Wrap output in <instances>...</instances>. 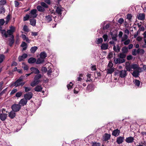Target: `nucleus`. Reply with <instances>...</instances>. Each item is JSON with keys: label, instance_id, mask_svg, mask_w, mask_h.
Instances as JSON below:
<instances>
[{"label": "nucleus", "instance_id": "1", "mask_svg": "<svg viewBox=\"0 0 146 146\" xmlns=\"http://www.w3.org/2000/svg\"><path fill=\"white\" fill-rule=\"evenodd\" d=\"M42 76V75L40 74L36 75L34 77V81L31 83V86L33 87L38 84L41 81L40 79Z\"/></svg>", "mask_w": 146, "mask_h": 146}, {"label": "nucleus", "instance_id": "2", "mask_svg": "<svg viewBox=\"0 0 146 146\" xmlns=\"http://www.w3.org/2000/svg\"><path fill=\"white\" fill-rule=\"evenodd\" d=\"M11 108L13 111L15 112H17L19 111L21 108V106L19 104H14L11 106Z\"/></svg>", "mask_w": 146, "mask_h": 146}, {"label": "nucleus", "instance_id": "3", "mask_svg": "<svg viewBox=\"0 0 146 146\" xmlns=\"http://www.w3.org/2000/svg\"><path fill=\"white\" fill-rule=\"evenodd\" d=\"M24 79V77L21 76L20 78L14 83V86L16 87L18 86H20L21 82Z\"/></svg>", "mask_w": 146, "mask_h": 146}, {"label": "nucleus", "instance_id": "4", "mask_svg": "<svg viewBox=\"0 0 146 146\" xmlns=\"http://www.w3.org/2000/svg\"><path fill=\"white\" fill-rule=\"evenodd\" d=\"M33 94L31 92L27 93L25 94L24 96V98L26 99L27 100H29L33 97Z\"/></svg>", "mask_w": 146, "mask_h": 146}, {"label": "nucleus", "instance_id": "5", "mask_svg": "<svg viewBox=\"0 0 146 146\" xmlns=\"http://www.w3.org/2000/svg\"><path fill=\"white\" fill-rule=\"evenodd\" d=\"M37 10L36 9H33L31 11L29 15L30 16V18H35L37 16Z\"/></svg>", "mask_w": 146, "mask_h": 146}, {"label": "nucleus", "instance_id": "6", "mask_svg": "<svg viewBox=\"0 0 146 146\" xmlns=\"http://www.w3.org/2000/svg\"><path fill=\"white\" fill-rule=\"evenodd\" d=\"M64 10V8H62L61 6H59L57 7L56 9V12L59 15V16L61 15L62 12Z\"/></svg>", "mask_w": 146, "mask_h": 146}, {"label": "nucleus", "instance_id": "7", "mask_svg": "<svg viewBox=\"0 0 146 146\" xmlns=\"http://www.w3.org/2000/svg\"><path fill=\"white\" fill-rule=\"evenodd\" d=\"M118 74L119 77L121 78H124L126 77L127 75V71L125 70L120 71Z\"/></svg>", "mask_w": 146, "mask_h": 146}, {"label": "nucleus", "instance_id": "8", "mask_svg": "<svg viewBox=\"0 0 146 146\" xmlns=\"http://www.w3.org/2000/svg\"><path fill=\"white\" fill-rule=\"evenodd\" d=\"M114 60L116 64L122 63L125 62L124 59H122L119 57L118 58H114Z\"/></svg>", "mask_w": 146, "mask_h": 146}, {"label": "nucleus", "instance_id": "9", "mask_svg": "<svg viewBox=\"0 0 146 146\" xmlns=\"http://www.w3.org/2000/svg\"><path fill=\"white\" fill-rule=\"evenodd\" d=\"M27 102V100L25 98H23L20 100L19 104L21 107L26 105Z\"/></svg>", "mask_w": 146, "mask_h": 146}, {"label": "nucleus", "instance_id": "10", "mask_svg": "<svg viewBox=\"0 0 146 146\" xmlns=\"http://www.w3.org/2000/svg\"><path fill=\"white\" fill-rule=\"evenodd\" d=\"M30 70L32 71V74L34 73L35 74H38L40 73V71L36 68L35 67H31L30 68Z\"/></svg>", "mask_w": 146, "mask_h": 146}, {"label": "nucleus", "instance_id": "11", "mask_svg": "<svg viewBox=\"0 0 146 146\" xmlns=\"http://www.w3.org/2000/svg\"><path fill=\"white\" fill-rule=\"evenodd\" d=\"M7 117L6 113H2L0 114V119L2 121H5Z\"/></svg>", "mask_w": 146, "mask_h": 146}, {"label": "nucleus", "instance_id": "12", "mask_svg": "<svg viewBox=\"0 0 146 146\" xmlns=\"http://www.w3.org/2000/svg\"><path fill=\"white\" fill-rule=\"evenodd\" d=\"M134 139V137H129L126 138L125 141L127 143H131L133 142Z\"/></svg>", "mask_w": 146, "mask_h": 146}, {"label": "nucleus", "instance_id": "13", "mask_svg": "<svg viewBox=\"0 0 146 146\" xmlns=\"http://www.w3.org/2000/svg\"><path fill=\"white\" fill-rule=\"evenodd\" d=\"M145 15L144 13H139L137 18L139 20H144L145 19Z\"/></svg>", "mask_w": 146, "mask_h": 146}, {"label": "nucleus", "instance_id": "14", "mask_svg": "<svg viewBox=\"0 0 146 146\" xmlns=\"http://www.w3.org/2000/svg\"><path fill=\"white\" fill-rule=\"evenodd\" d=\"M45 20L47 22H50L52 20V16L50 15L46 16L45 17Z\"/></svg>", "mask_w": 146, "mask_h": 146}, {"label": "nucleus", "instance_id": "15", "mask_svg": "<svg viewBox=\"0 0 146 146\" xmlns=\"http://www.w3.org/2000/svg\"><path fill=\"white\" fill-rule=\"evenodd\" d=\"M120 133V130L118 129H117L113 131L112 135L115 136H117L119 135Z\"/></svg>", "mask_w": 146, "mask_h": 146}, {"label": "nucleus", "instance_id": "16", "mask_svg": "<svg viewBox=\"0 0 146 146\" xmlns=\"http://www.w3.org/2000/svg\"><path fill=\"white\" fill-rule=\"evenodd\" d=\"M108 45L107 43H103L100 46L101 49L106 50L108 49Z\"/></svg>", "mask_w": 146, "mask_h": 146}, {"label": "nucleus", "instance_id": "17", "mask_svg": "<svg viewBox=\"0 0 146 146\" xmlns=\"http://www.w3.org/2000/svg\"><path fill=\"white\" fill-rule=\"evenodd\" d=\"M15 112L12 110L9 113V117L11 119H13L15 117Z\"/></svg>", "mask_w": 146, "mask_h": 146}, {"label": "nucleus", "instance_id": "18", "mask_svg": "<svg viewBox=\"0 0 146 146\" xmlns=\"http://www.w3.org/2000/svg\"><path fill=\"white\" fill-rule=\"evenodd\" d=\"M42 89V88L41 85H37L34 88L35 91L40 92H41Z\"/></svg>", "mask_w": 146, "mask_h": 146}, {"label": "nucleus", "instance_id": "19", "mask_svg": "<svg viewBox=\"0 0 146 146\" xmlns=\"http://www.w3.org/2000/svg\"><path fill=\"white\" fill-rule=\"evenodd\" d=\"M37 10L39 12H44L45 11V9L41 5H38L36 7Z\"/></svg>", "mask_w": 146, "mask_h": 146}, {"label": "nucleus", "instance_id": "20", "mask_svg": "<svg viewBox=\"0 0 146 146\" xmlns=\"http://www.w3.org/2000/svg\"><path fill=\"white\" fill-rule=\"evenodd\" d=\"M124 139V137H119L117 138V141L118 144L122 143Z\"/></svg>", "mask_w": 146, "mask_h": 146}, {"label": "nucleus", "instance_id": "21", "mask_svg": "<svg viewBox=\"0 0 146 146\" xmlns=\"http://www.w3.org/2000/svg\"><path fill=\"white\" fill-rule=\"evenodd\" d=\"M106 71L107 74H111L114 72V69L113 68L107 67Z\"/></svg>", "mask_w": 146, "mask_h": 146}, {"label": "nucleus", "instance_id": "22", "mask_svg": "<svg viewBox=\"0 0 146 146\" xmlns=\"http://www.w3.org/2000/svg\"><path fill=\"white\" fill-rule=\"evenodd\" d=\"M36 61L35 58L33 57L30 58L28 60V62L30 64H32L35 63Z\"/></svg>", "mask_w": 146, "mask_h": 146}, {"label": "nucleus", "instance_id": "23", "mask_svg": "<svg viewBox=\"0 0 146 146\" xmlns=\"http://www.w3.org/2000/svg\"><path fill=\"white\" fill-rule=\"evenodd\" d=\"M111 135L107 133H106L104 137V141H106L110 139Z\"/></svg>", "mask_w": 146, "mask_h": 146}, {"label": "nucleus", "instance_id": "24", "mask_svg": "<svg viewBox=\"0 0 146 146\" xmlns=\"http://www.w3.org/2000/svg\"><path fill=\"white\" fill-rule=\"evenodd\" d=\"M30 24L33 26H35L36 23V20L34 19H31L30 20Z\"/></svg>", "mask_w": 146, "mask_h": 146}, {"label": "nucleus", "instance_id": "25", "mask_svg": "<svg viewBox=\"0 0 146 146\" xmlns=\"http://www.w3.org/2000/svg\"><path fill=\"white\" fill-rule=\"evenodd\" d=\"M36 61V64H39L43 62H44V60L40 57L38 58L37 61Z\"/></svg>", "mask_w": 146, "mask_h": 146}, {"label": "nucleus", "instance_id": "26", "mask_svg": "<svg viewBox=\"0 0 146 146\" xmlns=\"http://www.w3.org/2000/svg\"><path fill=\"white\" fill-rule=\"evenodd\" d=\"M132 68L134 70H139L140 67L138 65L136 64H133L131 65Z\"/></svg>", "mask_w": 146, "mask_h": 146}, {"label": "nucleus", "instance_id": "27", "mask_svg": "<svg viewBox=\"0 0 146 146\" xmlns=\"http://www.w3.org/2000/svg\"><path fill=\"white\" fill-rule=\"evenodd\" d=\"M40 57L44 60L45 58L47 56V54L44 52H42L40 54Z\"/></svg>", "mask_w": 146, "mask_h": 146}, {"label": "nucleus", "instance_id": "28", "mask_svg": "<svg viewBox=\"0 0 146 146\" xmlns=\"http://www.w3.org/2000/svg\"><path fill=\"white\" fill-rule=\"evenodd\" d=\"M11 38L9 39V45L10 46H11L13 44L14 42V36L13 35H12L11 37Z\"/></svg>", "mask_w": 146, "mask_h": 146}, {"label": "nucleus", "instance_id": "29", "mask_svg": "<svg viewBox=\"0 0 146 146\" xmlns=\"http://www.w3.org/2000/svg\"><path fill=\"white\" fill-rule=\"evenodd\" d=\"M38 49V47L36 46H34L31 48L30 51L32 53H34Z\"/></svg>", "mask_w": 146, "mask_h": 146}, {"label": "nucleus", "instance_id": "30", "mask_svg": "<svg viewBox=\"0 0 146 146\" xmlns=\"http://www.w3.org/2000/svg\"><path fill=\"white\" fill-rule=\"evenodd\" d=\"M132 75L136 78L139 75V73L138 71H134L132 73Z\"/></svg>", "mask_w": 146, "mask_h": 146}, {"label": "nucleus", "instance_id": "31", "mask_svg": "<svg viewBox=\"0 0 146 146\" xmlns=\"http://www.w3.org/2000/svg\"><path fill=\"white\" fill-rule=\"evenodd\" d=\"M133 82L136 86L139 87L140 85V82L139 80L136 79L135 80L133 81Z\"/></svg>", "mask_w": 146, "mask_h": 146}, {"label": "nucleus", "instance_id": "32", "mask_svg": "<svg viewBox=\"0 0 146 146\" xmlns=\"http://www.w3.org/2000/svg\"><path fill=\"white\" fill-rule=\"evenodd\" d=\"M40 4L45 9L47 8L48 7V5L45 2H41L40 3Z\"/></svg>", "mask_w": 146, "mask_h": 146}, {"label": "nucleus", "instance_id": "33", "mask_svg": "<svg viewBox=\"0 0 146 146\" xmlns=\"http://www.w3.org/2000/svg\"><path fill=\"white\" fill-rule=\"evenodd\" d=\"M92 85L90 84L88 85L87 88L86 90L88 91L89 92L92 91Z\"/></svg>", "mask_w": 146, "mask_h": 146}, {"label": "nucleus", "instance_id": "34", "mask_svg": "<svg viewBox=\"0 0 146 146\" xmlns=\"http://www.w3.org/2000/svg\"><path fill=\"white\" fill-rule=\"evenodd\" d=\"M1 33L2 34L6 37L7 38L8 36V35L7 34V32H6V31L5 30H1Z\"/></svg>", "mask_w": 146, "mask_h": 146}, {"label": "nucleus", "instance_id": "35", "mask_svg": "<svg viewBox=\"0 0 146 146\" xmlns=\"http://www.w3.org/2000/svg\"><path fill=\"white\" fill-rule=\"evenodd\" d=\"M131 65H126L125 66V68L127 71H130L132 69Z\"/></svg>", "mask_w": 146, "mask_h": 146}, {"label": "nucleus", "instance_id": "36", "mask_svg": "<svg viewBox=\"0 0 146 146\" xmlns=\"http://www.w3.org/2000/svg\"><path fill=\"white\" fill-rule=\"evenodd\" d=\"M122 51L123 53H126L128 52V48L126 47H124L122 48Z\"/></svg>", "mask_w": 146, "mask_h": 146}, {"label": "nucleus", "instance_id": "37", "mask_svg": "<svg viewBox=\"0 0 146 146\" xmlns=\"http://www.w3.org/2000/svg\"><path fill=\"white\" fill-rule=\"evenodd\" d=\"M5 12V9L3 7H0V14H3Z\"/></svg>", "mask_w": 146, "mask_h": 146}, {"label": "nucleus", "instance_id": "38", "mask_svg": "<svg viewBox=\"0 0 146 146\" xmlns=\"http://www.w3.org/2000/svg\"><path fill=\"white\" fill-rule=\"evenodd\" d=\"M5 56L3 54H0V63H2L5 59Z\"/></svg>", "mask_w": 146, "mask_h": 146}, {"label": "nucleus", "instance_id": "39", "mask_svg": "<svg viewBox=\"0 0 146 146\" xmlns=\"http://www.w3.org/2000/svg\"><path fill=\"white\" fill-rule=\"evenodd\" d=\"M127 38L128 36L126 34L124 35L122 37L121 42H123L125 40H127Z\"/></svg>", "mask_w": 146, "mask_h": 146}, {"label": "nucleus", "instance_id": "40", "mask_svg": "<svg viewBox=\"0 0 146 146\" xmlns=\"http://www.w3.org/2000/svg\"><path fill=\"white\" fill-rule=\"evenodd\" d=\"M103 41V39L102 38H98L97 40V43L98 44H100L102 43Z\"/></svg>", "mask_w": 146, "mask_h": 146}, {"label": "nucleus", "instance_id": "41", "mask_svg": "<svg viewBox=\"0 0 146 146\" xmlns=\"http://www.w3.org/2000/svg\"><path fill=\"white\" fill-rule=\"evenodd\" d=\"M73 85V84L71 82H70L69 84L67 85V87L68 90L71 89L72 88V86Z\"/></svg>", "mask_w": 146, "mask_h": 146}, {"label": "nucleus", "instance_id": "42", "mask_svg": "<svg viewBox=\"0 0 146 146\" xmlns=\"http://www.w3.org/2000/svg\"><path fill=\"white\" fill-rule=\"evenodd\" d=\"M124 53H120L119 55V58H122V59H124L126 57L125 54H124Z\"/></svg>", "mask_w": 146, "mask_h": 146}, {"label": "nucleus", "instance_id": "43", "mask_svg": "<svg viewBox=\"0 0 146 146\" xmlns=\"http://www.w3.org/2000/svg\"><path fill=\"white\" fill-rule=\"evenodd\" d=\"M29 18H30V16L29 15L27 14L25 16L23 17V21H25L28 20Z\"/></svg>", "mask_w": 146, "mask_h": 146}, {"label": "nucleus", "instance_id": "44", "mask_svg": "<svg viewBox=\"0 0 146 146\" xmlns=\"http://www.w3.org/2000/svg\"><path fill=\"white\" fill-rule=\"evenodd\" d=\"M23 88H25V92H28L31 90V89L30 87L24 86Z\"/></svg>", "mask_w": 146, "mask_h": 146}, {"label": "nucleus", "instance_id": "45", "mask_svg": "<svg viewBox=\"0 0 146 146\" xmlns=\"http://www.w3.org/2000/svg\"><path fill=\"white\" fill-rule=\"evenodd\" d=\"M22 94V92H17L15 95V96L17 98L20 97Z\"/></svg>", "mask_w": 146, "mask_h": 146}, {"label": "nucleus", "instance_id": "46", "mask_svg": "<svg viewBox=\"0 0 146 146\" xmlns=\"http://www.w3.org/2000/svg\"><path fill=\"white\" fill-rule=\"evenodd\" d=\"M6 3L5 0H1L0 1V5H4Z\"/></svg>", "mask_w": 146, "mask_h": 146}, {"label": "nucleus", "instance_id": "47", "mask_svg": "<svg viewBox=\"0 0 146 146\" xmlns=\"http://www.w3.org/2000/svg\"><path fill=\"white\" fill-rule=\"evenodd\" d=\"M23 29L25 32H28L29 31V29L27 26L26 25H24L23 26Z\"/></svg>", "mask_w": 146, "mask_h": 146}, {"label": "nucleus", "instance_id": "48", "mask_svg": "<svg viewBox=\"0 0 146 146\" xmlns=\"http://www.w3.org/2000/svg\"><path fill=\"white\" fill-rule=\"evenodd\" d=\"M7 34L8 35H9L11 36V37L13 35L12 34H13V32H12L11 31H10L9 30H8L7 31Z\"/></svg>", "mask_w": 146, "mask_h": 146}, {"label": "nucleus", "instance_id": "49", "mask_svg": "<svg viewBox=\"0 0 146 146\" xmlns=\"http://www.w3.org/2000/svg\"><path fill=\"white\" fill-rule=\"evenodd\" d=\"M132 17L131 14H128L127 15V19L130 21Z\"/></svg>", "mask_w": 146, "mask_h": 146}, {"label": "nucleus", "instance_id": "50", "mask_svg": "<svg viewBox=\"0 0 146 146\" xmlns=\"http://www.w3.org/2000/svg\"><path fill=\"white\" fill-rule=\"evenodd\" d=\"M130 40L127 39L124 41V44L125 45H127L130 42Z\"/></svg>", "mask_w": 146, "mask_h": 146}, {"label": "nucleus", "instance_id": "51", "mask_svg": "<svg viewBox=\"0 0 146 146\" xmlns=\"http://www.w3.org/2000/svg\"><path fill=\"white\" fill-rule=\"evenodd\" d=\"M9 30H10V31H11L12 32L14 33L15 31V28L14 27H13L12 26H11L10 27V29H9Z\"/></svg>", "mask_w": 146, "mask_h": 146}, {"label": "nucleus", "instance_id": "52", "mask_svg": "<svg viewBox=\"0 0 146 146\" xmlns=\"http://www.w3.org/2000/svg\"><path fill=\"white\" fill-rule=\"evenodd\" d=\"M101 145L100 143H96V142L93 143L92 146H100Z\"/></svg>", "mask_w": 146, "mask_h": 146}, {"label": "nucleus", "instance_id": "53", "mask_svg": "<svg viewBox=\"0 0 146 146\" xmlns=\"http://www.w3.org/2000/svg\"><path fill=\"white\" fill-rule=\"evenodd\" d=\"M103 38L104 39V41L106 42L108 38V36L107 35H104L103 36Z\"/></svg>", "mask_w": 146, "mask_h": 146}, {"label": "nucleus", "instance_id": "54", "mask_svg": "<svg viewBox=\"0 0 146 146\" xmlns=\"http://www.w3.org/2000/svg\"><path fill=\"white\" fill-rule=\"evenodd\" d=\"M41 70L42 72H46L47 71L46 68L44 67H42L41 68Z\"/></svg>", "mask_w": 146, "mask_h": 146}, {"label": "nucleus", "instance_id": "55", "mask_svg": "<svg viewBox=\"0 0 146 146\" xmlns=\"http://www.w3.org/2000/svg\"><path fill=\"white\" fill-rule=\"evenodd\" d=\"M17 91V89H13L11 92L10 94L11 95L13 94H14Z\"/></svg>", "mask_w": 146, "mask_h": 146}, {"label": "nucleus", "instance_id": "56", "mask_svg": "<svg viewBox=\"0 0 146 146\" xmlns=\"http://www.w3.org/2000/svg\"><path fill=\"white\" fill-rule=\"evenodd\" d=\"M113 66V63L111 62H110L108 64L107 67H109V68H113L112 67Z\"/></svg>", "mask_w": 146, "mask_h": 146}, {"label": "nucleus", "instance_id": "57", "mask_svg": "<svg viewBox=\"0 0 146 146\" xmlns=\"http://www.w3.org/2000/svg\"><path fill=\"white\" fill-rule=\"evenodd\" d=\"M5 23V21L3 19H0V26L3 25Z\"/></svg>", "mask_w": 146, "mask_h": 146}, {"label": "nucleus", "instance_id": "58", "mask_svg": "<svg viewBox=\"0 0 146 146\" xmlns=\"http://www.w3.org/2000/svg\"><path fill=\"white\" fill-rule=\"evenodd\" d=\"M48 71L47 74L48 75H50L51 73L52 72V70L50 68V67H48Z\"/></svg>", "mask_w": 146, "mask_h": 146}, {"label": "nucleus", "instance_id": "59", "mask_svg": "<svg viewBox=\"0 0 146 146\" xmlns=\"http://www.w3.org/2000/svg\"><path fill=\"white\" fill-rule=\"evenodd\" d=\"M108 57L109 59H110L113 57V53L112 52L109 53Z\"/></svg>", "mask_w": 146, "mask_h": 146}, {"label": "nucleus", "instance_id": "60", "mask_svg": "<svg viewBox=\"0 0 146 146\" xmlns=\"http://www.w3.org/2000/svg\"><path fill=\"white\" fill-rule=\"evenodd\" d=\"M137 54V50L136 49H133L132 52V54L134 56H135Z\"/></svg>", "mask_w": 146, "mask_h": 146}, {"label": "nucleus", "instance_id": "61", "mask_svg": "<svg viewBox=\"0 0 146 146\" xmlns=\"http://www.w3.org/2000/svg\"><path fill=\"white\" fill-rule=\"evenodd\" d=\"M123 22L124 19L122 18H120L118 21V22L120 24H122Z\"/></svg>", "mask_w": 146, "mask_h": 146}, {"label": "nucleus", "instance_id": "62", "mask_svg": "<svg viewBox=\"0 0 146 146\" xmlns=\"http://www.w3.org/2000/svg\"><path fill=\"white\" fill-rule=\"evenodd\" d=\"M11 17V16L10 15H8L6 18V23H7L9 21Z\"/></svg>", "mask_w": 146, "mask_h": 146}, {"label": "nucleus", "instance_id": "63", "mask_svg": "<svg viewBox=\"0 0 146 146\" xmlns=\"http://www.w3.org/2000/svg\"><path fill=\"white\" fill-rule=\"evenodd\" d=\"M44 2L48 5H50L51 3L50 0H44Z\"/></svg>", "mask_w": 146, "mask_h": 146}, {"label": "nucleus", "instance_id": "64", "mask_svg": "<svg viewBox=\"0 0 146 146\" xmlns=\"http://www.w3.org/2000/svg\"><path fill=\"white\" fill-rule=\"evenodd\" d=\"M21 46L22 47L27 46V44L25 42H22Z\"/></svg>", "mask_w": 146, "mask_h": 146}]
</instances>
